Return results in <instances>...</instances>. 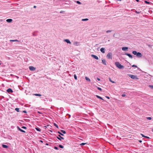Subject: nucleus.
<instances>
[{"mask_svg":"<svg viewBox=\"0 0 153 153\" xmlns=\"http://www.w3.org/2000/svg\"><path fill=\"white\" fill-rule=\"evenodd\" d=\"M115 63L116 66L119 69H123L124 68V66L121 65L119 62H116Z\"/></svg>","mask_w":153,"mask_h":153,"instance_id":"obj_1","label":"nucleus"},{"mask_svg":"<svg viewBox=\"0 0 153 153\" xmlns=\"http://www.w3.org/2000/svg\"><path fill=\"white\" fill-rule=\"evenodd\" d=\"M128 76L132 79H138V78L137 77V76H136L133 75L129 74Z\"/></svg>","mask_w":153,"mask_h":153,"instance_id":"obj_2","label":"nucleus"},{"mask_svg":"<svg viewBox=\"0 0 153 153\" xmlns=\"http://www.w3.org/2000/svg\"><path fill=\"white\" fill-rule=\"evenodd\" d=\"M106 56L108 59H112V54L111 53L109 52L108 53Z\"/></svg>","mask_w":153,"mask_h":153,"instance_id":"obj_3","label":"nucleus"},{"mask_svg":"<svg viewBox=\"0 0 153 153\" xmlns=\"http://www.w3.org/2000/svg\"><path fill=\"white\" fill-rule=\"evenodd\" d=\"M74 45L76 46H78L80 45L79 43L78 42H74L73 43Z\"/></svg>","mask_w":153,"mask_h":153,"instance_id":"obj_4","label":"nucleus"},{"mask_svg":"<svg viewBox=\"0 0 153 153\" xmlns=\"http://www.w3.org/2000/svg\"><path fill=\"white\" fill-rule=\"evenodd\" d=\"M142 56V55L141 53L140 52L137 53L136 54L138 58L141 57Z\"/></svg>","mask_w":153,"mask_h":153,"instance_id":"obj_5","label":"nucleus"},{"mask_svg":"<svg viewBox=\"0 0 153 153\" xmlns=\"http://www.w3.org/2000/svg\"><path fill=\"white\" fill-rule=\"evenodd\" d=\"M29 69L31 71H35L36 69V68L33 66H30L29 67Z\"/></svg>","mask_w":153,"mask_h":153,"instance_id":"obj_6","label":"nucleus"},{"mask_svg":"<svg viewBox=\"0 0 153 153\" xmlns=\"http://www.w3.org/2000/svg\"><path fill=\"white\" fill-rule=\"evenodd\" d=\"M91 56L96 59L98 60L99 59L98 57L97 56L92 54L91 55Z\"/></svg>","mask_w":153,"mask_h":153,"instance_id":"obj_7","label":"nucleus"},{"mask_svg":"<svg viewBox=\"0 0 153 153\" xmlns=\"http://www.w3.org/2000/svg\"><path fill=\"white\" fill-rule=\"evenodd\" d=\"M57 138L59 140H61V139H62V140H63L64 139V138L62 137L60 135H58V136H57Z\"/></svg>","mask_w":153,"mask_h":153,"instance_id":"obj_8","label":"nucleus"},{"mask_svg":"<svg viewBox=\"0 0 153 153\" xmlns=\"http://www.w3.org/2000/svg\"><path fill=\"white\" fill-rule=\"evenodd\" d=\"M125 54L126 55L128 56L131 59L132 58V56L130 54L126 53H125Z\"/></svg>","mask_w":153,"mask_h":153,"instance_id":"obj_9","label":"nucleus"},{"mask_svg":"<svg viewBox=\"0 0 153 153\" xmlns=\"http://www.w3.org/2000/svg\"><path fill=\"white\" fill-rule=\"evenodd\" d=\"M64 41L68 43H69V44H71V42H70V40L68 39H65L64 40Z\"/></svg>","mask_w":153,"mask_h":153,"instance_id":"obj_10","label":"nucleus"},{"mask_svg":"<svg viewBox=\"0 0 153 153\" xmlns=\"http://www.w3.org/2000/svg\"><path fill=\"white\" fill-rule=\"evenodd\" d=\"M102 63L103 64H104L105 65H106V61L105 59H102Z\"/></svg>","mask_w":153,"mask_h":153,"instance_id":"obj_11","label":"nucleus"},{"mask_svg":"<svg viewBox=\"0 0 153 153\" xmlns=\"http://www.w3.org/2000/svg\"><path fill=\"white\" fill-rule=\"evenodd\" d=\"M128 49V48L127 47H123L122 48V50L123 51H127Z\"/></svg>","mask_w":153,"mask_h":153,"instance_id":"obj_12","label":"nucleus"},{"mask_svg":"<svg viewBox=\"0 0 153 153\" xmlns=\"http://www.w3.org/2000/svg\"><path fill=\"white\" fill-rule=\"evenodd\" d=\"M100 51L101 52L103 53H105V49L103 48H102L100 49Z\"/></svg>","mask_w":153,"mask_h":153,"instance_id":"obj_13","label":"nucleus"},{"mask_svg":"<svg viewBox=\"0 0 153 153\" xmlns=\"http://www.w3.org/2000/svg\"><path fill=\"white\" fill-rule=\"evenodd\" d=\"M7 91L8 93H12L13 92V91L10 88H9L7 90Z\"/></svg>","mask_w":153,"mask_h":153,"instance_id":"obj_14","label":"nucleus"},{"mask_svg":"<svg viewBox=\"0 0 153 153\" xmlns=\"http://www.w3.org/2000/svg\"><path fill=\"white\" fill-rule=\"evenodd\" d=\"M17 128L18 130L23 132H25V131L21 129L19 126L17 127Z\"/></svg>","mask_w":153,"mask_h":153,"instance_id":"obj_15","label":"nucleus"},{"mask_svg":"<svg viewBox=\"0 0 153 153\" xmlns=\"http://www.w3.org/2000/svg\"><path fill=\"white\" fill-rule=\"evenodd\" d=\"M12 21L11 19H8L6 20V21L8 22H11Z\"/></svg>","mask_w":153,"mask_h":153,"instance_id":"obj_16","label":"nucleus"},{"mask_svg":"<svg viewBox=\"0 0 153 153\" xmlns=\"http://www.w3.org/2000/svg\"><path fill=\"white\" fill-rule=\"evenodd\" d=\"M10 42H19V41L17 40H10Z\"/></svg>","mask_w":153,"mask_h":153,"instance_id":"obj_17","label":"nucleus"},{"mask_svg":"<svg viewBox=\"0 0 153 153\" xmlns=\"http://www.w3.org/2000/svg\"><path fill=\"white\" fill-rule=\"evenodd\" d=\"M85 79L88 81L89 82H90V79L89 78H88L87 77V76H86L85 77Z\"/></svg>","mask_w":153,"mask_h":153,"instance_id":"obj_18","label":"nucleus"},{"mask_svg":"<svg viewBox=\"0 0 153 153\" xmlns=\"http://www.w3.org/2000/svg\"><path fill=\"white\" fill-rule=\"evenodd\" d=\"M35 129L37 131H41V129L39 128H36Z\"/></svg>","mask_w":153,"mask_h":153,"instance_id":"obj_19","label":"nucleus"},{"mask_svg":"<svg viewBox=\"0 0 153 153\" xmlns=\"http://www.w3.org/2000/svg\"><path fill=\"white\" fill-rule=\"evenodd\" d=\"M2 146L3 148H7L8 147L7 146L5 145H2Z\"/></svg>","mask_w":153,"mask_h":153,"instance_id":"obj_20","label":"nucleus"},{"mask_svg":"<svg viewBox=\"0 0 153 153\" xmlns=\"http://www.w3.org/2000/svg\"><path fill=\"white\" fill-rule=\"evenodd\" d=\"M96 96L97 97V98L100 99H101L102 100H103V99L101 97H100V96L97 95H96Z\"/></svg>","mask_w":153,"mask_h":153,"instance_id":"obj_21","label":"nucleus"},{"mask_svg":"<svg viewBox=\"0 0 153 153\" xmlns=\"http://www.w3.org/2000/svg\"><path fill=\"white\" fill-rule=\"evenodd\" d=\"M132 53L133 54H134V55H136L137 53L136 51H134L132 52Z\"/></svg>","mask_w":153,"mask_h":153,"instance_id":"obj_22","label":"nucleus"},{"mask_svg":"<svg viewBox=\"0 0 153 153\" xmlns=\"http://www.w3.org/2000/svg\"><path fill=\"white\" fill-rule=\"evenodd\" d=\"M109 79L110 81L111 82L113 83H115V82L111 80V79L110 78V77L109 78Z\"/></svg>","mask_w":153,"mask_h":153,"instance_id":"obj_23","label":"nucleus"},{"mask_svg":"<svg viewBox=\"0 0 153 153\" xmlns=\"http://www.w3.org/2000/svg\"><path fill=\"white\" fill-rule=\"evenodd\" d=\"M15 110L17 112H19V108H16L15 109Z\"/></svg>","mask_w":153,"mask_h":153,"instance_id":"obj_24","label":"nucleus"},{"mask_svg":"<svg viewBox=\"0 0 153 153\" xmlns=\"http://www.w3.org/2000/svg\"><path fill=\"white\" fill-rule=\"evenodd\" d=\"M59 146L60 148H61L63 149L64 148V146L61 145H59Z\"/></svg>","mask_w":153,"mask_h":153,"instance_id":"obj_25","label":"nucleus"},{"mask_svg":"<svg viewBox=\"0 0 153 153\" xmlns=\"http://www.w3.org/2000/svg\"><path fill=\"white\" fill-rule=\"evenodd\" d=\"M74 79L75 80L77 79V77L76 74L74 75Z\"/></svg>","mask_w":153,"mask_h":153,"instance_id":"obj_26","label":"nucleus"},{"mask_svg":"<svg viewBox=\"0 0 153 153\" xmlns=\"http://www.w3.org/2000/svg\"><path fill=\"white\" fill-rule=\"evenodd\" d=\"M88 20V19H82V21H86Z\"/></svg>","mask_w":153,"mask_h":153,"instance_id":"obj_27","label":"nucleus"},{"mask_svg":"<svg viewBox=\"0 0 153 153\" xmlns=\"http://www.w3.org/2000/svg\"><path fill=\"white\" fill-rule=\"evenodd\" d=\"M36 96H41V95L40 94H34Z\"/></svg>","mask_w":153,"mask_h":153,"instance_id":"obj_28","label":"nucleus"},{"mask_svg":"<svg viewBox=\"0 0 153 153\" xmlns=\"http://www.w3.org/2000/svg\"><path fill=\"white\" fill-rule=\"evenodd\" d=\"M61 131L63 134H65L66 133V132H65V131L62 130Z\"/></svg>","mask_w":153,"mask_h":153,"instance_id":"obj_29","label":"nucleus"},{"mask_svg":"<svg viewBox=\"0 0 153 153\" xmlns=\"http://www.w3.org/2000/svg\"><path fill=\"white\" fill-rule=\"evenodd\" d=\"M111 31H112V30H108L106 32L107 33H109L111 32Z\"/></svg>","mask_w":153,"mask_h":153,"instance_id":"obj_30","label":"nucleus"},{"mask_svg":"<svg viewBox=\"0 0 153 153\" xmlns=\"http://www.w3.org/2000/svg\"><path fill=\"white\" fill-rule=\"evenodd\" d=\"M147 119L148 120H151L152 119V118L151 117H147Z\"/></svg>","mask_w":153,"mask_h":153,"instance_id":"obj_31","label":"nucleus"},{"mask_svg":"<svg viewBox=\"0 0 153 153\" xmlns=\"http://www.w3.org/2000/svg\"><path fill=\"white\" fill-rule=\"evenodd\" d=\"M54 125L56 126L57 128H58V125L56 124V123H54Z\"/></svg>","mask_w":153,"mask_h":153,"instance_id":"obj_32","label":"nucleus"},{"mask_svg":"<svg viewBox=\"0 0 153 153\" xmlns=\"http://www.w3.org/2000/svg\"><path fill=\"white\" fill-rule=\"evenodd\" d=\"M58 133L59 134H60V135H62V136H64V134H62V133H61L60 132H59V131H58Z\"/></svg>","mask_w":153,"mask_h":153,"instance_id":"obj_33","label":"nucleus"},{"mask_svg":"<svg viewBox=\"0 0 153 153\" xmlns=\"http://www.w3.org/2000/svg\"><path fill=\"white\" fill-rule=\"evenodd\" d=\"M76 3H77L79 4H81V2L79 1H77Z\"/></svg>","mask_w":153,"mask_h":153,"instance_id":"obj_34","label":"nucleus"},{"mask_svg":"<svg viewBox=\"0 0 153 153\" xmlns=\"http://www.w3.org/2000/svg\"><path fill=\"white\" fill-rule=\"evenodd\" d=\"M149 87H150L153 89V85H149Z\"/></svg>","mask_w":153,"mask_h":153,"instance_id":"obj_35","label":"nucleus"},{"mask_svg":"<svg viewBox=\"0 0 153 153\" xmlns=\"http://www.w3.org/2000/svg\"><path fill=\"white\" fill-rule=\"evenodd\" d=\"M85 144H86V143H82L80 145H82V146H83V145H85Z\"/></svg>","mask_w":153,"mask_h":153,"instance_id":"obj_36","label":"nucleus"},{"mask_svg":"<svg viewBox=\"0 0 153 153\" xmlns=\"http://www.w3.org/2000/svg\"><path fill=\"white\" fill-rule=\"evenodd\" d=\"M54 148L56 150H58V148L57 147L55 146Z\"/></svg>","mask_w":153,"mask_h":153,"instance_id":"obj_37","label":"nucleus"},{"mask_svg":"<svg viewBox=\"0 0 153 153\" xmlns=\"http://www.w3.org/2000/svg\"><path fill=\"white\" fill-rule=\"evenodd\" d=\"M132 67H135L136 68H137V66L136 65H132Z\"/></svg>","mask_w":153,"mask_h":153,"instance_id":"obj_38","label":"nucleus"},{"mask_svg":"<svg viewBox=\"0 0 153 153\" xmlns=\"http://www.w3.org/2000/svg\"><path fill=\"white\" fill-rule=\"evenodd\" d=\"M97 88L99 90H100V91H102V89L101 88H100V87H97Z\"/></svg>","mask_w":153,"mask_h":153,"instance_id":"obj_39","label":"nucleus"},{"mask_svg":"<svg viewBox=\"0 0 153 153\" xmlns=\"http://www.w3.org/2000/svg\"><path fill=\"white\" fill-rule=\"evenodd\" d=\"M145 2L146 3V4H149V2H148V1H145Z\"/></svg>","mask_w":153,"mask_h":153,"instance_id":"obj_40","label":"nucleus"},{"mask_svg":"<svg viewBox=\"0 0 153 153\" xmlns=\"http://www.w3.org/2000/svg\"><path fill=\"white\" fill-rule=\"evenodd\" d=\"M122 96L123 97H125L126 96V94H122Z\"/></svg>","mask_w":153,"mask_h":153,"instance_id":"obj_41","label":"nucleus"},{"mask_svg":"<svg viewBox=\"0 0 153 153\" xmlns=\"http://www.w3.org/2000/svg\"><path fill=\"white\" fill-rule=\"evenodd\" d=\"M22 128H24V129H26V127L25 126H22Z\"/></svg>","mask_w":153,"mask_h":153,"instance_id":"obj_42","label":"nucleus"},{"mask_svg":"<svg viewBox=\"0 0 153 153\" xmlns=\"http://www.w3.org/2000/svg\"><path fill=\"white\" fill-rule=\"evenodd\" d=\"M141 134V135L143 137H145V136H144L143 134Z\"/></svg>","mask_w":153,"mask_h":153,"instance_id":"obj_43","label":"nucleus"},{"mask_svg":"<svg viewBox=\"0 0 153 153\" xmlns=\"http://www.w3.org/2000/svg\"><path fill=\"white\" fill-rule=\"evenodd\" d=\"M97 79L98 81H100V79L99 78H97Z\"/></svg>","mask_w":153,"mask_h":153,"instance_id":"obj_44","label":"nucleus"},{"mask_svg":"<svg viewBox=\"0 0 153 153\" xmlns=\"http://www.w3.org/2000/svg\"><path fill=\"white\" fill-rule=\"evenodd\" d=\"M145 137L146 138H149V137H148L147 136H145Z\"/></svg>","mask_w":153,"mask_h":153,"instance_id":"obj_45","label":"nucleus"},{"mask_svg":"<svg viewBox=\"0 0 153 153\" xmlns=\"http://www.w3.org/2000/svg\"><path fill=\"white\" fill-rule=\"evenodd\" d=\"M106 97L108 98V99H110V98L109 97H108V96H106Z\"/></svg>","mask_w":153,"mask_h":153,"instance_id":"obj_46","label":"nucleus"},{"mask_svg":"<svg viewBox=\"0 0 153 153\" xmlns=\"http://www.w3.org/2000/svg\"><path fill=\"white\" fill-rule=\"evenodd\" d=\"M23 112H24V113H26V111H23Z\"/></svg>","mask_w":153,"mask_h":153,"instance_id":"obj_47","label":"nucleus"},{"mask_svg":"<svg viewBox=\"0 0 153 153\" xmlns=\"http://www.w3.org/2000/svg\"><path fill=\"white\" fill-rule=\"evenodd\" d=\"M38 112V113H39V114H42V113H41V112H39V111H38V112Z\"/></svg>","mask_w":153,"mask_h":153,"instance_id":"obj_48","label":"nucleus"},{"mask_svg":"<svg viewBox=\"0 0 153 153\" xmlns=\"http://www.w3.org/2000/svg\"><path fill=\"white\" fill-rule=\"evenodd\" d=\"M46 127H46V126H44V128H45V129H46Z\"/></svg>","mask_w":153,"mask_h":153,"instance_id":"obj_49","label":"nucleus"},{"mask_svg":"<svg viewBox=\"0 0 153 153\" xmlns=\"http://www.w3.org/2000/svg\"><path fill=\"white\" fill-rule=\"evenodd\" d=\"M139 142H140V143H141L142 141L141 140H139Z\"/></svg>","mask_w":153,"mask_h":153,"instance_id":"obj_50","label":"nucleus"},{"mask_svg":"<svg viewBox=\"0 0 153 153\" xmlns=\"http://www.w3.org/2000/svg\"><path fill=\"white\" fill-rule=\"evenodd\" d=\"M33 7L34 8H36V6H34Z\"/></svg>","mask_w":153,"mask_h":153,"instance_id":"obj_51","label":"nucleus"},{"mask_svg":"<svg viewBox=\"0 0 153 153\" xmlns=\"http://www.w3.org/2000/svg\"><path fill=\"white\" fill-rule=\"evenodd\" d=\"M136 1L137 2H138L139 1V0H136Z\"/></svg>","mask_w":153,"mask_h":153,"instance_id":"obj_52","label":"nucleus"},{"mask_svg":"<svg viewBox=\"0 0 153 153\" xmlns=\"http://www.w3.org/2000/svg\"><path fill=\"white\" fill-rule=\"evenodd\" d=\"M50 131L51 132H52V131H51V130H50Z\"/></svg>","mask_w":153,"mask_h":153,"instance_id":"obj_53","label":"nucleus"},{"mask_svg":"<svg viewBox=\"0 0 153 153\" xmlns=\"http://www.w3.org/2000/svg\"><path fill=\"white\" fill-rule=\"evenodd\" d=\"M136 13H138V12H137V11L136 12Z\"/></svg>","mask_w":153,"mask_h":153,"instance_id":"obj_54","label":"nucleus"},{"mask_svg":"<svg viewBox=\"0 0 153 153\" xmlns=\"http://www.w3.org/2000/svg\"><path fill=\"white\" fill-rule=\"evenodd\" d=\"M48 145V143H46V145Z\"/></svg>","mask_w":153,"mask_h":153,"instance_id":"obj_55","label":"nucleus"},{"mask_svg":"<svg viewBox=\"0 0 153 153\" xmlns=\"http://www.w3.org/2000/svg\"><path fill=\"white\" fill-rule=\"evenodd\" d=\"M40 141H41V142H42V140H41Z\"/></svg>","mask_w":153,"mask_h":153,"instance_id":"obj_56","label":"nucleus"},{"mask_svg":"<svg viewBox=\"0 0 153 153\" xmlns=\"http://www.w3.org/2000/svg\"><path fill=\"white\" fill-rule=\"evenodd\" d=\"M47 126H49V125H47Z\"/></svg>","mask_w":153,"mask_h":153,"instance_id":"obj_57","label":"nucleus"},{"mask_svg":"<svg viewBox=\"0 0 153 153\" xmlns=\"http://www.w3.org/2000/svg\"><path fill=\"white\" fill-rule=\"evenodd\" d=\"M152 131H153V129H152Z\"/></svg>","mask_w":153,"mask_h":153,"instance_id":"obj_58","label":"nucleus"}]
</instances>
